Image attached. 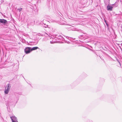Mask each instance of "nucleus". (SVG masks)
Masks as SVG:
<instances>
[{"instance_id":"nucleus-7","label":"nucleus","mask_w":122,"mask_h":122,"mask_svg":"<svg viewBox=\"0 0 122 122\" xmlns=\"http://www.w3.org/2000/svg\"><path fill=\"white\" fill-rule=\"evenodd\" d=\"M65 21H63L62 22H60L59 24L61 25H64L65 24Z\"/></svg>"},{"instance_id":"nucleus-2","label":"nucleus","mask_w":122,"mask_h":122,"mask_svg":"<svg viewBox=\"0 0 122 122\" xmlns=\"http://www.w3.org/2000/svg\"><path fill=\"white\" fill-rule=\"evenodd\" d=\"M24 51L26 54H28L31 51V48L26 47Z\"/></svg>"},{"instance_id":"nucleus-4","label":"nucleus","mask_w":122,"mask_h":122,"mask_svg":"<svg viewBox=\"0 0 122 122\" xmlns=\"http://www.w3.org/2000/svg\"><path fill=\"white\" fill-rule=\"evenodd\" d=\"M0 22L3 24H5L7 22V21L4 19H0Z\"/></svg>"},{"instance_id":"nucleus-1","label":"nucleus","mask_w":122,"mask_h":122,"mask_svg":"<svg viewBox=\"0 0 122 122\" xmlns=\"http://www.w3.org/2000/svg\"><path fill=\"white\" fill-rule=\"evenodd\" d=\"M10 84H8V85L6 86L5 87V94H7L8 93L10 90Z\"/></svg>"},{"instance_id":"nucleus-8","label":"nucleus","mask_w":122,"mask_h":122,"mask_svg":"<svg viewBox=\"0 0 122 122\" xmlns=\"http://www.w3.org/2000/svg\"><path fill=\"white\" fill-rule=\"evenodd\" d=\"M22 9V8H20L18 9V10L19 12H20L21 11Z\"/></svg>"},{"instance_id":"nucleus-12","label":"nucleus","mask_w":122,"mask_h":122,"mask_svg":"<svg viewBox=\"0 0 122 122\" xmlns=\"http://www.w3.org/2000/svg\"><path fill=\"white\" fill-rule=\"evenodd\" d=\"M50 43L51 44H52L53 43H52V42L51 41H50Z\"/></svg>"},{"instance_id":"nucleus-13","label":"nucleus","mask_w":122,"mask_h":122,"mask_svg":"<svg viewBox=\"0 0 122 122\" xmlns=\"http://www.w3.org/2000/svg\"><path fill=\"white\" fill-rule=\"evenodd\" d=\"M105 4H106V3H106L105 1Z\"/></svg>"},{"instance_id":"nucleus-10","label":"nucleus","mask_w":122,"mask_h":122,"mask_svg":"<svg viewBox=\"0 0 122 122\" xmlns=\"http://www.w3.org/2000/svg\"><path fill=\"white\" fill-rule=\"evenodd\" d=\"M104 21L106 23V24L107 25H108L107 24V22H106V20H104Z\"/></svg>"},{"instance_id":"nucleus-5","label":"nucleus","mask_w":122,"mask_h":122,"mask_svg":"<svg viewBox=\"0 0 122 122\" xmlns=\"http://www.w3.org/2000/svg\"><path fill=\"white\" fill-rule=\"evenodd\" d=\"M113 7L108 5L107 6V9L108 10L111 11L112 10Z\"/></svg>"},{"instance_id":"nucleus-3","label":"nucleus","mask_w":122,"mask_h":122,"mask_svg":"<svg viewBox=\"0 0 122 122\" xmlns=\"http://www.w3.org/2000/svg\"><path fill=\"white\" fill-rule=\"evenodd\" d=\"M10 118L12 122H18L16 117L14 116L11 117Z\"/></svg>"},{"instance_id":"nucleus-6","label":"nucleus","mask_w":122,"mask_h":122,"mask_svg":"<svg viewBox=\"0 0 122 122\" xmlns=\"http://www.w3.org/2000/svg\"><path fill=\"white\" fill-rule=\"evenodd\" d=\"M38 48H39L38 47H32L31 48V51H32L36 50Z\"/></svg>"},{"instance_id":"nucleus-9","label":"nucleus","mask_w":122,"mask_h":122,"mask_svg":"<svg viewBox=\"0 0 122 122\" xmlns=\"http://www.w3.org/2000/svg\"><path fill=\"white\" fill-rule=\"evenodd\" d=\"M117 60V61H118V62L119 63V64H120V66H121V63H120V62L119 61H118V60Z\"/></svg>"},{"instance_id":"nucleus-11","label":"nucleus","mask_w":122,"mask_h":122,"mask_svg":"<svg viewBox=\"0 0 122 122\" xmlns=\"http://www.w3.org/2000/svg\"><path fill=\"white\" fill-rule=\"evenodd\" d=\"M48 25H46V26H45V27H47L48 26Z\"/></svg>"}]
</instances>
